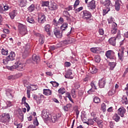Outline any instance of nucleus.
<instances>
[{
	"mask_svg": "<svg viewBox=\"0 0 128 128\" xmlns=\"http://www.w3.org/2000/svg\"><path fill=\"white\" fill-rule=\"evenodd\" d=\"M114 92H115L114 90H111L108 92V94L109 96H114Z\"/></svg>",
	"mask_w": 128,
	"mask_h": 128,
	"instance_id": "nucleus-50",
	"label": "nucleus"
},
{
	"mask_svg": "<svg viewBox=\"0 0 128 128\" xmlns=\"http://www.w3.org/2000/svg\"><path fill=\"white\" fill-rule=\"evenodd\" d=\"M126 112V108L123 106H120L118 110V114L120 116H122V118H124Z\"/></svg>",
	"mask_w": 128,
	"mask_h": 128,
	"instance_id": "nucleus-14",
	"label": "nucleus"
},
{
	"mask_svg": "<svg viewBox=\"0 0 128 128\" xmlns=\"http://www.w3.org/2000/svg\"><path fill=\"white\" fill-rule=\"evenodd\" d=\"M98 32L99 34H100V36H104V32L103 29H99Z\"/></svg>",
	"mask_w": 128,
	"mask_h": 128,
	"instance_id": "nucleus-55",
	"label": "nucleus"
},
{
	"mask_svg": "<svg viewBox=\"0 0 128 128\" xmlns=\"http://www.w3.org/2000/svg\"><path fill=\"white\" fill-rule=\"evenodd\" d=\"M27 21L30 24H34V19L32 17V16H29L27 18Z\"/></svg>",
	"mask_w": 128,
	"mask_h": 128,
	"instance_id": "nucleus-33",
	"label": "nucleus"
},
{
	"mask_svg": "<svg viewBox=\"0 0 128 128\" xmlns=\"http://www.w3.org/2000/svg\"><path fill=\"white\" fill-rule=\"evenodd\" d=\"M98 126L100 127V128H102V120H97L96 122Z\"/></svg>",
	"mask_w": 128,
	"mask_h": 128,
	"instance_id": "nucleus-52",
	"label": "nucleus"
},
{
	"mask_svg": "<svg viewBox=\"0 0 128 128\" xmlns=\"http://www.w3.org/2000/svg\"><path fill=\"white\" fill-rule=\"evenodd\" d=\"M43 91L44 94L46 96H51L52 94V90H50L49 89H44Z\"/></svg>",
	"mask_w": 128,
	"mask_h": 128,
	"instance_id": "nucleus-29",
	"label": "nucleus"
},
{
	"mask_svg": "<svg viewBox=\"0 0 128 128\" xmlns=\"http://www.w3.org/2000/svg\"><path fill=\"white\" fill-rule=\"evenodd\" d=\"M46 20V15L44 13H40L38 14V22L39 24H44Z\"/></svg>",
	"mask_w": 128,
	"mask_h": 128,
	"instance_id": "nucleus-7",
	"label": "nucleus"
},
{
	"mask_svg": "<svg viewBox=\"0 0 128 128\" xmlns=\"http://www.w3.org/2000/svg\"><path fill=\"white\" fill-rule=\"evenodd\" d=\"M90 72H91V74H96V72H98V70L95 67H91L89 69Z\"/></svg>",
	"mask_w": 128,
	"mask_h": 128,
	"instance_id": "nucleus-32",
	"label": "nucleus"
},
{
	"mask_svg": "<svg viewBox=\"0 0 128 128\" xmlns=\"http://www.w3.org/2000/svg\"><path fill=\"white\" fill-rule=\"evenodd\" d=\"M32 60L36 64H38V62H39L40 60V56L34 54L32 56Z\"/></svg>",
	"mask_w": 128,
	"mask_h": 128,
	"instance_id": "nucleus-17",
	"label": "nucleus"
},
{
	"mask_svg": "<svg viewBox=\"0 0 128 128\" xmlns=\"http://www.w3.org/2000/svg\"><path fill=\"white\" fill-rule=\"evenodd\" d=\"M124 48L122 47L120 52H118V58L122 62L124 60Z\"/></svg>",
	"mask_w": 128,
	"mask_h": 128,
	"instance_id": "nucleus-12",
	"label": "nucleus"
},
{
	"mask_svg": "<svg viewBox=\"0 0 128 128\" xmlns=\"http://www.w3.org/2000/svg\"><path fill=\"white\" fill-rule=\"evenodd\" d=\"M88 120L89 122L90 126H94V120H92V119H89Z\"/></svg>",
	"mask_w": 128,
	"mask_h": 128,
	"instance_id": "nucleus-54",
	"label": "nucleus"
},
{
	"mask_svg": "<svg viewBox=\"0 0 128 128\" xmlns=\"http://www.w3.org/2000/svg\"><path fill=\"white\" fill-rule=\"evenodd\" d=\"M12 90H10L8 89L6 91V95L7 96H8L10 98H14V96L12 94Z\"/></svg>",
	"mask_w": 128,
	"mask_h": 128,
	"instance_id": "nucleus-30",
	"label": "nucleus"
},
{
	"mask_svg": "<svg viewBox=\"0 0 128 128\" xmlns=\"http://www.w3.org/2000/svg\"><path fill=\"white\" fill-rule=\"evenodd\" d=\"M90 18H92V14H90V12L86 10L83 11L82 18L84 20H86L87 22H88V24L92 22V19H90Z\"/></svg>",
	"mask_w": 128,
	"mask_h": 128,
	"instance_id": "nucleus-3",
	"label": "nucleus"
},
{
	"mask_svg": "<svg viewBox=\"0 0 128 128\" xmlns=\"http://www.w3.org/2000/svg\"><path fill=\"white\" fill-rule=\"evenodd\" d=\"M95 62H100V57L98 56H95Z\"/></svg>",
	"mask_w": 128,
	"mask_h": 128,
	"instance_id": "nucleus-49",
	"label": "nucleus"
},
{
	"mask_svg": "<svg viewBox=\"0 0 128 128\" xmlns=\"http://www.w3.org/2000/svg\"><path fill=\"white\" fill-rule=\"evenodd\" d=\"M110 68V70H112L114 68L116 67V61H113V62H110L108 64Z\"/></svg>",
	"mask_w": 128,
	"mask_h": 128,
	"instance_id": "nucleus-24",
	"label": "nucleus"
},
{
	"mask_svg": "<svg viewBox=\"0 0 128 128\" xmlns=\"http://www.w3.org/2000/svg\"><path fill=\"white\" fill-rule=\"evenodd\" d=\"M63 14L64 16H70V13L67 10H64L63 12Z\"/></svg>",
	"mask_w": 128,
	"mask_h": 128,
	"instance_id": "nucleus-56",
	"label": "nucleus"
},
{
	"mask_svg": "<svg viewBox=\"0 0 128 128\" xmlns=\"http://www.w3.org/2000/svg\"><path fill=\"white\" fill-rule=\"evenodd\" d=\"M18 12L16 10H13L9 14V15L12 20H14V17L16 16Z\"/></svg>",
	"mask_w": 128,
	"mask_h": 128,
	"instance_id": "nucleus-25",
	"label": "nucleus"
},
{
	"mask_svg": "<svg viewBox=\"0 0 128 128\" xmlns=\"http://www.w3.org/2000/svg\"><path fill=\"white\" fill-rule=\"evenodd\" d=\"M120 118V117L118 114H114V116H113V120H114L116 122H119Z\"/></svg>",
	"mask_w": 128,
	"mask_h": 128,
	"instance_id": "nucleus-35",
	"label": "nucleus"
},
{
	"mask_svg": "<svg viewBox=\"0 0 128 128\" xmlns=\"http://www.w3.org/2000/svg\"><path fill=\"white\" fill-rule=\"evenodd\" d=\"M64 64L65 66H66V68H68V66H71L70 62H65Z\"/></svg>",
	"mask_w": 128,
	"mask_h": 128,
	"instance_id": "nucleus-63",
	"label": "nucleus"
},
{
	"mask_svg": "<svg viewBox=\"0 0 128 128\" xmlns=\"http://www.w3.org/2000/svg\"><path fill=\"white\" fill-rule=\"evenodd\" d=\"M26 96H23L22 101L24 104H26Z\"/></svg>",
	"mask_w": 128,
	"mask_h": 128,
	"instance_id": "nucleus-61",
	"label": "nucleus"
},
{
	"mask_svg": "<svg viewBox=\"0 0 128 128\" xmlns=\"http://www.w3.org/2000/svg\"><path fill=\"white\" fill-rule=\"evenodd\" d=\"M106 56L108 58L116 62V55L114 51L109 50L106 52Z\"/></svg>",
	"mask_w": 128,
	"mask_h": 128,
	"instance_id": "nucleus-4",
	"label": "nucleus"
},
{
	"mask_svg": "<svg viewBox=\"0 0 128 128\" xmlns=\"http://www.w3.org/2000/svg\"><path fill=\"white\" fill-rule=\"evenodd\" d=\"M44 30L46 32L48 36H50L52 32V26L50 25L47 24L44 26Z\"/></svg>",
	"mask_w": 128,
	"mask_h": 128,
	"instance_id": "nucleus-8",
	"label": "nucleus"
},
{
	"mask_svg": "<svg viewBox=\"0 0 128 128\" xmlns=\"http://www.w3.org/2000/svg\"><path fill=\"white\" fill-rule=\"evenodd\" d=\"M20 2V6L21 8H24L26 6V0H19Z\"/></svg>",
	"mask_w": 128,
	"mask_h": 128,
	"instance_id": "nucleus-31",
	"label": "nucleus"
},
{
	"mask_svg": "<svg viewBox=\"0 0 128 128\" xmlns=\"http://www.w3.org/2000/svg\"><path fill=\"white\" fill-rule=\"evenodd\" d=\"M54 34L58 38H60L62 36V32H60L59 30L56 28L54 30Z\"/></svg>",
	"mask_w": 128,
	"mask_h": 128,
	"instance_id": "nucleus-9",
	"label": "nucleus"
},
{
	"mask_svg": "<svg viewBox=\"0 0 128 128\" xmlns=\"http://www.w3.org/2000/svg\"><path fill=\"white\" fill-rule=\"evenodd\" d=\"M96 82H92L90 84V86L92 88H94V90H96Z\"/></svg>",
	"mask_w": 128,
	"mask_h": 128,
	"instance_id": "nucleus-41",
	"label": "nucleus"
},
{
	"mask_svg": "<svg viewBox=\"0 0 128 128\" xmlns=\"http://www.w3.org/2000/svg\"><path fill=\"white\" fill-rule=\"evenodd\" d=\"M48 4H50V2L44 1L42 3V6H48Z\"/></svg>",
	"mask_w": 128,
	"mask_h": 128,
	"instance_id": "nucleus-40",
	"label": "nucleus"
},
{
	"mask_svg": "<svg viewBox=\"0 0 128 128\" xmlns=\"http://www.w3.org/2000/svg\"><path fill=\"white\" fill-rule=\"evenodd\" d=\"M106 85V80L102 79L99 80L98 86L100 88H104V86Z\"/></svg>",
	"mask_w": 128,
	"mask_h": 128,
	"instance_id": "nucleus-21",
	"label": "nucleus"
},
{
	"mask_svg": "<svg viewBox=\"0 0 128 128\" xmlns=\"http://www.w3.org/2000/svg\"><path fill=\"white\" fill-rule=\"evenodd\" d=\"M72 108V104H68L66 106H64V110L65 112H68L69 110Z\"/></svg>",
	"mask_w": 128,
	"mask_h": 128,
	"instance_id": "nucleus-27",
	"label": "nucleus"
},
{
	"mask_svg": "<svg viewBox=\"0 0 128 128\" xmlns=\"http://www.w3.org/2000/svg\"><path fill=\"white\" fill-rule=\"evenodd\" d=\"M79 4H80V0H76L74 5V8H76V6H78Z\"/></svg>",
	"mask_w": 128,
	"mask_h": 128,
	"instance_id": "nucleus-51",
	"label": "nucleus"
},
{
	"mask_svg": "<svg viewBox=\"0 0 128 128\" xmlns=\"http://www.w3.org/2000/svg\"><path fill=\"white\" fill-rule=\"evenodd\" d=\"M108 24H114V18H111L108 20Z\"/></svg>",
	"mask_w": 128,
	"mask_h": 128,
	"instance_id": "nucleus-58",
	"label": "nucleus"
},
{
	"mask_svg": "<svg viewBox=\"0 0 128 128\" xmlns=\"http://www.w3.org/2000/svg\"><path fill=\"white\" fill-rule=\"evenodd\" d=\"M112 30H118V24L116 22H113L112 24Z\"/></svg>",
	"mask_w": 128,
	"mask_h": 128,
	"instance_id": "nucleus-45",
	"label": "nucleus"
},
{
	"mask_svg": "<svg viewBox=\"0 0 128 128\" xmlns=\"http://www.w3.org/2000/svg\"><path fill=\"white\" fill-rule=\"evenodd\" d=\"M90 52H94V54H96L98 50V48H92L90 49Z\"/></svg>",
	"mask_w": 128,
	"mask_h": 128,
	"instance_id": "nucleus-46",
	"label": "nucleus"
},
{
	"mask_svg": "<svg viewBox=\"0 0 128 128\" xmlns=\"http://www.w3.org/2000/svg\"><path fill=\"white\" fill-rule=\"evenodd\" d=\"M14 78H16V76L14 75L8 76V80H14Z\"/></svg>",
	"mask_w": 128,
	"mask_h": 128,
	"instance_id": "nucleus-59",
	"label": "nucleus"
},
{
	"mask_svg": "<svg viewBox=\"0 0 128 128\" xmlns=\"http://www.w3.org/2000/svg\"><path fill=\"white\" fill-rule=\"evenodd\" d=\"M3 32L4 34H10V30H8V29H4L3 30Z\"/></svg>",
	"mask_w": 128,
	"mask_h": 128,
	"instance_id": "nucleus-64",
	"label": "nucleus"
},
{
	"mask_svg": "<svg viewBox=\"0 0 128 128\" xmlns=\"http://www.w3.org/2000/svg\"><path fill=\"white\" fill-rule=\"evenodd\" d=\"M62 117V114L60 113H58L54 115H49V120H50V122H52L54 123L56 122H58V118H60Z\"/></svg>",
	"mask_w": 128,
	"mask_h": 128,
	"instance_id": "nucleus-6",
	"label": "nucleus"
},
{
	"mask_svg": "<svg viewBox=\"0 0 128 128\" xmlns=\"http://www.w3.org/2000/svg\"><path fill=\"white\" fill-rule=\"evenodd\" d=\"M10 120V116L8 113H4L0 116V122L3 124H8Z\"/></svg>",
	"mask_w": 128,
	"mask_h": 128,
	"instance_id": "nucleus-1",
	"label": "nucleus"
},
{
	"mask_svg": "<svg viewBox=\"0 0 128 128\" xmlns=\"http://www.w3.org/2000/svg\"><path fill=\"white\" fill-rule=\"evenodd\" d=\"M16 57V54L14 52H11L8 56H6L5 59H3V64H6L8 62L12 60H14V58Z\"/></svg>",
	"mask_w": 128,
	"mask_h": 128,
	"instance_id": "nucleus-2",
	"label": "nucleus"
},
{
	"mask_svg": "<svg viewBox=\"0 0 128 128\" xmlns=\"http://www.w3.org/2000/svg\"><path fill=\"white\" fill-rule=\"evenodd\" d=\"M16 68L17 70L22 72V70H26V64L18 63V65L16 66Z\"/></svg>",
	"mask_w": 128,
	"mask_h": 128,
	"instance_id": "nucleus-10",
	"label": "nucleus"
},
{
	"mask_svg": "<svg viewBox=\"0 0 128 128\" xmlns=\"http://www.w3.org/2000/svg\"><path fill=\"white\" fill-rule=\"evenodd\" d=\"M58 48V46H50V50H56Z\"/></svg>",
	"mask_w": 128,
	"mask_h": 128,
	"instance_id": "nucleus-57",
	"label": "nucleus"
},
{
	"mask_svg": "<svg viewBox=\"0 0 128 128\" xmlns=\"http://www.w3.org/2000/svg\"><path fill=\"white\" fill-rule=\"evenodd\" d=\"M101 110H102L104 112L106 110V105L104 103L101 104Z\"/></svg>",
	"mask_w": 128,
	"mask_h": 128,
	"instance_id": "nucleus-34",
	"label": "nucleus"
},
{
	"mask_svg": "<svg viewBox=\"0 0 128 128\" xmlns=\"http://www.w3.org/2000/svg\"><path fill=\"white\" fill-rule=\"evenodd\" d=\"M28 51L25 50L23 53V58H26V56H28Z\"/></svg>",
	"mask_w": 128,
	"mask_h": 128,
	"instance_id": "nucleus-48",
	"label": "nucleus"
},
{
	"mask_svg": "<svg viewBox=\"0 0 128 128\" xmlns=\"http://www.w3.org/2000/svg\"><path fill=\"white\" fill-rule=\"evenodd\" d=\"M93 100L95 104H100V99L98 96L94 97Z\"/></svg>",
	"mask_w": 128,
	"mask_h": 128,
	"instance_id": "nucleus-39",
	"label": "nucleus"
},
{
	"mask_svg": "<svg viewBox=\"0 0 128 128\" xmlns=\"http://www.w3.org/2000/svg\"><path fill=\"white\" fill-rule=\"evenodd\" d=\"M121 36H120V32H118L117 36H116V38H118V40H120Z\"/></svg>",
	"mask_w": 128,
	"mask_h": 128,
	"instance_id": "nucleus-62",
	"label": "nucleus"
},
{
	"mask_svg": "<svg viewBox=\"0 0 128 128\" xmlns=\"http://www.w3.org/2000/svg\"><path fill=\"white\" fill-rule=\"evenodd\" d=\"M50 83L52 84V86L54 87V88H58V83L56 82H50Z\"/></svg>",
	"mask_w": 128,
	"mask_h": 128,
	"instance_id": "nucleus-43",
	"label": "nucleus"
},
{
	"mask_svg": "<svg viewBox=\"0 0 128 128\" xmlns=\"http://www.w3.org/2000/svg\"><path fill=\"white\" fill-rule=\"evenodd\" d=\"M28 10L29 12H34V4H32L28 8Z\"/></svg>",
	"mask_w": 128,
	"mask_h": 128,
	"instance_id": "nucleus-37",
	"label": "nucleus"
},
{
	"mask_svg": "<svg viewBox=\"0 0 128 128\" xmlns=\"http://www.w3.org/2000/svg\"><path fill=\"white\" fill-rule=\"evenodd\" d=\"M24 104L27 108V112H30V105H28V104L25 103Z\"/></svg>",
	"mask_w": 128,
	"mask_h": 128,
	"instance_id": "nucleus-53",
	"label": "nucleus"
},
{
	"mask_svg": "<svg viewBox=\"0 0 128 128\" xmlns=\"http://www.w3.org/2000/svg\"><path fill=\"white\" fill-rule=\"evenodd\" d=\"M44 36L39 34L38 42L40 44H42L44 42Z\"/></svg>",
	"mask_w": 128,
	"mask_h": 128,
	"instance_id": "nucleus-22",
	"label": "nucleus"
},
{
	"mask_svg": "<svg viewBox=\"0 0 128 128\" xmlns=\"http://www.w3.org/2000/svg\"><path fill=\"white\" fill-rule=\"evenodd\" d=\"M41 116L44 120H50V115L48 114V112L46 110H44L42 111Z\"/></svg>",
	"mask_w": 128,
	"mask_h": 128,
	"instance_id": "nucleus-11",
	"label": "nucleus"
},
{
	"mask_svg": "<svg viewBox=\"0 0 128 128\" xmlns=\"http://www.w3.org/2000/svg\"><path fill=\"white\" fill-rule=\"evenodd\" d=\"M8 50L7 49L2 48V54L3 56H8Z\"/></svg>",
	"mask_w": 128,
	"mask_h": 128,
	"instance_id": "nucleus-38",
	"label": "nucleus"
},
{
	"mask_svg": "<svg viewBox=\"0 0 128 128\" xmlns=\"http://www.w3.org/2000/svg\"><path fill=\"white\" fill-rule=\"evenodd\" d=\"M110 8H106V9H104L103 10V16H106V14H108V12H110Z\"/></svg>",
	"mask_w": 128,
	"mask_h": 128,
	"instance_id": "nucleus-44",
	"label": "nucleus"
},
{
	"mask_svg": "<svg viewBox=\"0 0 128 128\" xmlns=\"http://www.w3.org/2000/svg\"><path fill=\"white\" fill-rule=\"evenodd\" d=\"M116 38L112 37L108 40V42L113 46H116Z\"/></svg>",
	"mask_w": 128,
	"mask_h": 128,
	"instance_id": "nucleus-19",
	"label": "nucleus"
},
{
	"mask_svg": "<svg viewBox=\"0 0 128 128\" xmlns=\"http://www.w3.org/2000/svg\"><path fill=\"white\" fill-rule=\"evenodd\" d=\"M71 94L74 98H76V90H74V89L72 90Z\"/></svg>",
	"mask_w": 128,
	"mask_h": 128,
	"instance_id": "nucleus-47",
	"label": "nucleus"
},
{
	"mask_svg": "<svg viewBox=\"0 0 128 128\" xmlns=\"http://www.w3.org/2000/svg\"><path fill=\"white\" fill-rule=\"evenodd\" d=\"M121 104H128V98L126 96H124L123 98H122V100H121Z\"/></svg>",
	"mask_w": 128,
	"mask_h": 128,
	"instance_id": "nucleus-28",
	"label": "nucleus"
},
{
	"mask_svg": "<svg viewBox=\"0 0 128 128\" xmlns=\"http://www.w3.org/2000/svg\"><path fill=\"white\" fill-rule=\"evenodd\" d=\"M100 2L102 4H104L106 8L111 9L112 8V5L110 0H106L105 2L104 3L102 2V1H100Z\"/></svg>",
	"mask_w": 128,
	"mask_h": 128,
	"instance_id": "nucleus-15",
	"label": "nucleus"
},
{
	"mask_svg": "<svg viewBox=\"0 0 128 128\" xmlns=\"http://www.w3.org/2000/svg\"><path fill=\"white\" fill-rule=\"evenodd\" d=\"M58 92L60 94H64L66 92V89L64 88H61L58 90Z\"/></svg>",
	"mask_w": 128,
	"mask_h": 128,
	"instance_id": "nucleus-36",
	"label": "nucleus"
},
{
	"mask_svg": "<svg viewBox=\"0 0 128 128\" xmlns=\"http://www.w3.org/2000/svg\"><path fill=\"white\" fill-rule=\"evenodd\" d=\"M88 8H90L91 10H94L96 8V1L94 0H92L88 4Z\"/></svg>",
	"mask_w": 128,
	"mask_h": 128,
	"instance_id": "nucleus-18",
	"label": "nucleus"
},
{
	"mask_svg": "<svg viewBox=\"0 0 128 128\" xmlns=\"http://www.w3.org/2000/svg\"><path fill=\"white\" fill-rule=\"evenodd\" d=\"M66 75L65 76V78H68V76H72V71L70 70H68L66 72Z\"/></svg>",
	"mask_w": 128,
	"mask_h": 128,
	"instance_id": "nucleus-42",
	"label": "nucleus"
},
{
	"mask_svg": "<svg viewBox=\"0 0 128 128\" xmlns=\"http://www.w3.org/2000/svg\"><path fill=\"white\" fill-rule=\"evenodd\" d=\"M120 1L119 0H116L115 2V9L117 12H118L120 10Z\"/></svg>",
	"mask_w": 128,
	"mask_h": 128,
	"instance_id": "nucleus-20",
	"label": "nucleus"
},
{
	"mask_svg": "<svg viewBox=\"0 0 128 128\" xmlns=\"http://www.w3.org/2000/svg\"><path fill=\"white\" fill-rule=\"evenodd\" d=\"M64 22V18H62V17H60L58 22L56 21V20L54 19L53 20V24L54 26H58V24H62Z\"/></svg>",
	"mask_w": 128,
	"mask_h": 128,
	"instance_id": "nucleus-13",
	"label": "nucleus"
},
{
	"mask_svg": "<svg viewBox=\"0 0 128 128\" xmlns=\"http://www.w3.org/2000/svg\"><path fill=\"white\" fill-rule=\"evenodd\" d=\"M18 30H20V34L22 36H26V34H28V30L26 29V26L22 24H20L18 26Z\"/></svg>",
	"mask_w": 128,
	"mask_h": 128,
	"instance_id": "nucleus-5",
	"label": "nucleus"
},
{
	"mask_svg": "<svg viewBox=\"0 0 128 128\" xmlns=\"http://www.w3.org/2000/svg\"><path fill=\"white\" fill-rule=\"evenodd\" d=\"M33 124L34 126H38V121L37 118H36V120L34 121Z\"/></svg>",
	"mask_w": 128,
	"mask_h": 128,
	"instance_id": "nucleus-60",
	"label": "nucleus"
},
{
	"mask_svg": "<svg viewBox=\"0 0 128 128\" xmlns=\"http://www.w3.org/2000/svg\"><path fill=\"white\" fill-rule=\"evenodd\" d=\"M60 30L62 32H64V31L68 30V23H64L60 26Z\"/></svg>",
	"mask_w": 128,
	"mask_h": 128,
	"instance_id": "nucleus-23",
	"label": "nucleus"
},
{
	"mask_svg": "<svg viewBox=\"0 0 128 128\" xmlns=\"http://www.w3.org/2000/svg\"><path fill=\"white\" fill-rule=\"evenodd\" d=\"M48 8L50 10H56L58 6L56 3H52Z\"/></svg>",
	"mask_w": 128,
	"mask_h": 128,
	"instance_id": "nucleus-16",
	"label": "nucleus"
},
{
	"mask_svg": "<svg viewBox=\"0 0 128 128\" xmlns=\"http://www.w3.org/2000/svg\"><path fill=\"white\" fill-rule=\"evenodd\" d=\"M74 39L72 38H68V40L63 41L64 44H72Z\"/></svg>",
	"mask_w": 128,
	"mask_h": 128,
	"instance_id": "nucleus-26",
	"label": "nucleus"
}]
</instances>
